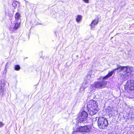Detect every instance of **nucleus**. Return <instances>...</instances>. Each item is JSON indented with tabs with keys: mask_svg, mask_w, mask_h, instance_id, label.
I'll use <instances>...</instances> for the list:
<instances>
[{
	"mask_svg": "<svg viewBox=\"0 0 134 134\" xmlns=\"http://www.w3.org/2000/svg\"><path fill=\"white\" fill-rule=\"evenodd\" d=\"M89 0H83V1L85 2V3H89Z\"/></svg>",
	"mask_w": 134,
	"mask_h": 134,
	"instance_id": "nucleus-16",
	"label": "nucleus"
},
{
	"mask_svg": "<svg viewBox=\"0 0 134 134\" xmlns=\"http://www.w3.org/2000/svg\"><path fill=\"white\" fill-rule=\"evenodd\" d=\"M88 115V114L86 111H82L79 116V122L83 123H86Z\"/></svg>",
	"mask_w": 134,
	"mask_h": 134,
	"instance_id": "nucleus-6",
	"label": "nucleus"
},
{
	"mask_svg": "<svg viewBox=\"0 0 134 134\" xmlns=\"http://www.w3.org/2000/svg\"><path fill=\"white\" fill-rule=\"evenodd\" d=\"M98 103L96 101L90 100L87 104V108L90 114L93 115L96 114L98 111Z\"/></svg>",
	"mask_w": 134,
	"mask_h": 134,
	"instance_id": "nucleus-3",
	"label": "nucleus"
},
{
	"mask_svg": "<svg viewBox=\"0 0 134 134\" xmlns=\"http://www.w3.org/2000/svg\"><path fill=\"white\" fill-rule=\"evenodd\" d=\"M125 90L128 92L134 93V80H128L125 86Z\"/></svg>",
	"mask_w": 134,
	"mask_h": 134,
	"instance_id": "nucleus-5",
	"label": "nucleus"
},
{
	"mask_svg": "<svg viewBox=\"0 0 134 134\" xmlns=\"http://www.w3.org/2000/svg\"><path fill=\"white\" fill-rule=\"evenodd\" d=\"M20 69V67L19 65H16L15 67V70H19Z\"/></svg>",
	"mask_w": 134,
	"mask_h": 134,
	"instance_id": "nucleus-14",
	"label": "nucleus"
},
{
	"mask_svg": "<svg viewBox=\"0 0 134 134\" xmlns=\"http://www.w3.org/2000/svg\"><path fill=\"white\" fill-rule=\"evenodd\" d=\"M115 71L114 69L112 71L109 72L108 74L105 76L100 77V79H102V81L95 82L93 84L91 85L90 87L91 90L92 91L96 89V88H102L104 87L106 85L107 82L106 81H104V80H107L112 76Z\"/></svg>",
	"mask_w": 134,
	"mask_h": 134,
	"instance_id": "nucleus-2",
	"label": "nucleus"
},
{
	"mask_svg": "<svg viewBox=\"0 0 134 134\" xmlns=\"http://www.w3.org/2000/svg\"><path fill=\"white\" fill-rule=\"evenodd\" d=\"M98 20H93L91 24L90 25L91 26V29L94 28V26L97 25L98 23Z\"/></svg>",
	"mask_w": 134,
	"mask_h": 134,
	"instance_id": "nucleus-8",
	"label": "nucleus"
},
{
	"mask_svg": "<svg viewBox=\"0 0 134 134\" xmlns=\"http://www.w3.org/2000/svg\"><path fill=\"white\" fill-rule=\"evenodd\" d=\"M134 70V67H130L129 66H122L118 65L116 68L114 69V71H117L121 79H125L127 78L130 73L133 71Z\"/></svg>",
	"mask_w": 134,
	"mask_h": 134,
	"instance_id": "nucleus-1",
	"label": "nucleus"
},
{
	"mask_svg": "<svg viewBox=\"0 0 134 134\" xmlns=\"http://www.w3.org/2000/svg\"><path fill=\"white\" fill-rule=\"evenodd\" d=\"M20 14L19 12L16 13L15 14V18L16 19H19L20 16Z\"/></svg>",
	"mask_w": 134,
	"mask_h": 134,
	"instance_id": "nucleus-11",
	"label": "nucleus"
},
{
	"mask_svg": "<svg viewBox=\"0 0 134 134\" xmlns=\"http://www.w3.org/2000/svg\"><path fill=\"white\" fill-rule=\"evenodd\" d=\"M20 25L18 23H17L15 24L14 25V27L15 29V30L17 29L18 27H19Z\"/></svg>",
	"mask_w": 134,
	"mask_h": 134,
	"instance_id": "nucleus-12",
	"label": "nucleus"
},
{
	"mask_svg": "<svg viewBox=\"0 0 134 134\" xmlns=\"http://www.w3.org/2000/svg\"><path fill=\"white\" fill-rule=\"evenodd\" d=\"M91 128L90 126H80L77 129V132H89L91 131Z\"/></svg>",
	"mask_w": 134,
	"mask_h": 134,
	"instance_id": "nucleus-7",
	"label": "nucleus"
},
{
	"mask_svg": "<svg viewBox=\"0 0 134 134\" xmlns=\"http://www.w3.org/2000/svg\"><path fill=\"white\" fill-rule=\"evenodd\" d=\"M2 87L1 86H0V91H2Z\"/></svg>",
	"mask_w": 134,
	"mask_h": 134,
	"instance_id": "nucleus-17",
	"label": "nucleus"
},
{
	"mask_svg": "<svg viewBox=\"0 0 134 134\" xmlns=\"http://www.w3.org/2000/svg\"><path fill=\"white\" fill-rule=\"evenodd\" d=\"M4 125V124L1 122H0V128L2 127Z\"/></svg>",
	"mask_w": 134,
	"mask_h": 134,
	"instance_id": "nucleus-15",
	"label": "nucleus"
},
{
	"mask_svg": "<svg viewBox=\"0 0 134 134\" xmlns=\"http://www.w3.org/2000/svg\"><path fill=\"white\" fill-rule=\"evenodd\" d=\"M82 18V16L80 15H77L76 19V20L77 23L80 22Z\"/></svg>",
	"mask_w": 134,
	"mask_h": 134,
	"instance_id": "nucleus-10",
	"label": "nucleus"
},
{
	"mask_svg": "<svg viewBox=\"0 0 134 134\" xmlns=\"http://www.w3.org/2000/svg\"><path fill=\"white\" fill-rule=\"evenodd\" d=\"M85 88L83 87H81V89H82V90H84L85 89Z\"/></svg>",
	"mask_w": 134,
	"mask_h": 134,
	"instance_id": "nucleus-18",
	"label": "nucleus"
},
{
	"mask_svg": "<svg viewBox=\"0 0 134 134\" xmlns=\"http://www.w3.org/2000/svg\"><path fill=\"white\" fill-rule=\"evenodd\" d=\"M14 27V24L13 23H12V22L8 26V28L11 31H14L15 30Z\"/></svg>",
	"mask_w": 134,
	"mask_h": 134,
	"instance_id": "nucleus-9",
	"label": "nucleus"
},
{
	"mask_svg": "<svg viewBox=\"0 0 134 134\" xmlns=\"http://www.w3.org/2000/svg\"><path fill=\"white\" fill-rule=\"evenodd\" d=\"M95 121L97 119L98 120V125L100 129H104L107 128L108 126V123L107 119L103 117L99 118L96 117Z\"/></svg>",
	"mask_w": 134,
	"mask_h": 134,
	"instance_id": "nucleus-4",
	"label": "nucleus"
},
{
	"mask_svg": "<svg viewBox=\"0 0 134 134\" xmlns=\"http://www.w3.org/2000/svg\"><path fill=\"white\" fill-rule=\"evenodd\" d=\"M132 115H134V114H132V116H131V118L132 117Z\"/></svg>",
	"mask_w": 134,
	"mask_h": 134,
	"instance_id": "nucleus-19",
	"label": "nucleus"
},
{
	"mask_svg": "<svg viewBox=\"0 0 134 134\" xmlns=\"http://www.w3.org/2000/svg\"><path fill=\"white\" fill-rule=\"evenodd\" d=\"M18 2L16 1H14L13 2L12 4L13 6V7L15 8H16L17 7V4Z\"/></svg>",
	"mask_w": 134,
	"mask_h": 134,
	"instance_id": "nucleus-13",
	"label": "nucleus"
}]
</instances>
